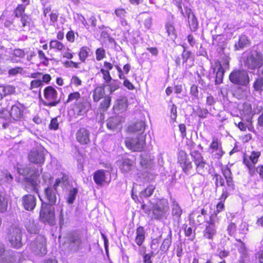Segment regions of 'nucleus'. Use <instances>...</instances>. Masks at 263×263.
<instances>
[{
	"label": "nucleus",
	"instance_id": "a211bd4d",
	"mask_svg": "<svg viewBox=\"0 0 263 263\" xmlns=\"http://www.w3.org/2000/svg\"><path fill=\"white\" fill-rule=\"evenodd\" d=\"M178 162L182 167L183 171L185 174H189L190 171L192 168V163L190 160L186 152L183 151H180L178 153Z\"/></svg>",
	"mask_w": 263,
	"mask_h": 263
},
{
	"label": "nucleus",
	"instance_id": "c756f323",
	"mask_svg": "<svg viewBox=\"0 0 263 263\" xmlns=\"http://www.w3.org/2000/svg\"><path fill=\"white\" fill-rule=\"evenodd\" d=\"M216 71L215 83L216 84H219L222 83L224 74V70L219 63H216L215 67L214 68V72Z\"/></svg>",
	"mask_w": 263,
	"mask_h": 263
},
{
	"label": "nucleus",
	"instance_id": "412c9836",
	"mask_svg": "<svg viewBox=\"0 0 263 263\" xmlns=\"http://www.w3.org/2000/svg\"><path fill=\"white\" fill-rule=\"evenodd\" d=\"M89 107V103L84 98H82L74 104L75 111L79 115L85 114L88 110Z\"/></svg>",
	"mask_w": 263,
	"mask_h": 263
},
{
	"label": "nucleus",
	"instance_id": "aec40b11",
	"mask_svg": "<svg viewBox=\"0 0 263 263\" xmlns=\"http://www.w3.org/2000/svg\"><path fill=\"white\" fill-rule=\"evenodd\" d=\"M21 202L23 206L26 210L31 211L36 206V198L31 194L26 195L22 197Z\"/></svg>",
	"mask_w": 263,
	"mask_h": 263
},
{
	"label": "nucleus",
	"instance_id": "09e8293b",
	"mask_svg": "<svg viewBox=\"0 0 263 263\" xmlns=\"http://www.w3.org/2000/svg\"><path fill=\"white\" fill-rule=\"evenodd\" d=\"M218 214L213 212L210 217V219L207 221V224L215 226L216 223H218L219 219L217 216Z\"/></svg>",
	"mask_w": 263,
	"mask_h": 263
},
{
	"label": "nucleus",
	"instance_id": "0eeeda50",
	"mask_svg": "<svg viewBox=\"0 0 263 263\" xmlns=\"http://www.w3.org/2000/svg\"><path fill=\"white\" fill-rule=\"evenodd\" d=\"M191 155L196 166L197 172L202 175L207 170V163L201 154L197 151L191 153Z\"/></svg>",
	"mask_w": 263,
	"mask_h": 263
},
{
	"label": "nucleus",
	"instance_id": "f704fd0d",
	"mask_svg": "<svg viewBox=\"0 0 263 263\" xmlns=\"http://www.w3.org/2000/svg\"><path fill=\"white\" fill-rule=\"evenodd\" d=\"M165 27L167 35L171 40H175L177 37V33L173 23L171 22L167 23Z\"/></svg>",
	"mask_w": 263,
	"mask_h": 263
},
{
	"label": "nucleus",
	"instance_id": "20e7f679",
	"mask_svg": "<svg viewBox=\"0 0 263 263\" xmlns=\"http://www.w3.org/2000/svg\"><path fill=\"white\" fill-rule=\"evenodd\" d=\"M169 210V205L167 199L160 200L153 206L152 218L160 219L165 216Z\"/></svg>",
	"mask_w": 263,
	"mask_h": 263
},
{
	"label": "nucleus",
	"instance_id": "5fc2aeb1",
	"mask_svg": "<svg viewBox=\"0 0 263 263\" xmlns=\"http://www.w3.org/2000/svg\"><path fill=\"white\" fill-rule=\"evenodd\" d=\"M254 88L256 91L263 90V78L258 79L254 82Z\"/></svg>",
	"mask_w": 263,
	"mask_h": 263
},
{
	"label": "nucleus",
	"instance_id": "c03bdc74",
	"mask_svg": "<svg viewBox=\"0 0 263 263\" xmlns=\"http://www.w3.org/2000/svg\"><path fill=\"white\" fill-rule=\"evenodd\" d=\"M81 98H82L81 97V95L79 92L77 91L70 93L68 96V99L66 100V103H68L73 101H76V102H78Z\"/></svg>",
	"mask_w": 263,
	"mask_h": 263
},
{
	"label": "nucleus",
	"instance_id": "473e14b6",
	"mask_svg": "<svg viewBox=\"0 0 263 263\" xmlns=\"http://www.w3.org/2000/svg\"><path fill=\"white\" fill-rule=\"evenodd\" d=\"M15 91V88L12 85H1L0 95L1 98L7 95L13 93Z\"/></svg>",
	"mask_w": 263,
	"mask_h": 263
},
{
	"label": "nucleus",
	"instance_id": "0e129e2a",
	"mask_svg": "<svg viewBox=\"0 0 263 263\" xmlns=\"http://www.w3.org/2000/svg\"><path fill=\"white\" fill-rule=\"evenodd\" d=\"M22 70H23L22 68L17 67H15V68L10 69L9 70L8 73L10 75L15 76L18 73H21L22 72Z\"/></svg>",
	"mask_w": 263,
	"mask_h": 263
},
{
	"label": "nucleus",
	"instance_id": "69168bd1",
	"mask_svg": "<svg viewBox=\"0 0 263 263\" xmlns=\"http://www.w3.org/2000/svg\"><path fill=\"white\" fill-rule=\"evenodd\" d=\"M25 6L24 5H20L16 8L15 13L16 16H22V13L24 11Z\"/></svg>",
	"mask_w": 263,
	"mask_h": 263
},
{
	"label": "nucleus",
	"instance_id": "9d476101",
	"mask_svg": "<svg viewBox=\"0 0 263 263\" xmlns=\"http://www.w3.org/2000/svg\"><path fill=\"white\" fill-rule=\"evenodd\" d=\"M44 96L48 102H44L43 104L47 106H56L59 102L57 100L58 92L52 86L46 87L44 90Z\"/></svg>",
	"mask_w": 263,
	"mask_h": 263
},
{
	"label": "nucleus",
	"instance_id": "6ab92c4d",
	"mask_svg": "<svg viewBox=\"0 0 263 263\" xmlns=\"http://www.w3.org/2000/svg\"><path fill=\"white\" fill-rule=\"evenodd\" d=\"M65 248H67L70 252L74 253L78 251L81 247L82 241L78 235H71L65 243Z\"/></svg>",
	"mask_w": 263,
	"mask_h": 263
},
{
	"label": "nucleus",
	"instance_id": "393cba45",
	"mask_svg": "<svg viewBox=\"0 0 263 263\" xmlns=\"http://www.w3.org/2000/svg\"><path fill=\"white\" fill-rule=\"evenodd\" d=\"M240 114L241 116L246 117V120L250 122L254 115L252 106L250 103H245L239 107Z\"/></svg>",
	"mask_w": 263,
	"mask_h": 263
},
{
	"label": "nucleus",
	"instance_id": "603ef678",
	"mask_svg": "<svg viewBox=\"0 0 263 263\" xmlns=\"http://www.w3.org/2000/svg\"><path fill=\"white\" fill-rule=\"evenodd\" d=\"M115 13L116 16L120 18L125 17L127 13L125 9L121 8L116 9L115 11Z\"/></svg>",
	"mask_w": 263,
	"mask_h": 263
},
{
	"label": "nucleus",
	"instance_id": "4be33fe9",
	"mask_svg": "<svg viewBox=\"0 0 263 263\" xmlns=\"http://www.w3.org/2000/svg\"><path fill=\"white\" fill-rule=\"evenodd\" d=\"M90 132L84 128H80L76 133L77 140L82 144H86L90 142Z\"/></svg>",
	"mask_w": 263,
	"mask_h": 263
},
{
	"label": "nucleus",
	"instance_id": "4468645a",
	"mask_svg": "<svg viewBox=\"0 0 263 263\" xmlns=\"http://www.w3.org/2000/svg\"><path fill=\"white\" fill-rule=\"evenodd\" d=\"M93 180L97 184L100 186L108 184L111 180L110 173L107 171L98 170L93 175Z\"/></svg>",
	"mask_w": 263,
	"mask_h": 263
},
{
	"label": "nucleus",
	"instance_id": "338daca9",
	"mask_svg": "<svg viewBox=\"0 0 263 263\" xmlns=\"http://www.w3.org/2000/svg\"><path fill=\"white\" fill-rule=\"evenodd\" d=\"M191 94L195 98H197L198 96V87L196 85H193L190 89Z\"/></svg>",
	"mask_w": 263,
	"mask_h": 263
},
{
	"label": "nucleus",
	"instance_id": "052dcab7",
	"mask_svg": "<svg viewBox=\"0 0 263 263\" xmlns=\"http://www.w3.org/2000/svg\"><path fill=\"white\" fill-rule=\"evenodd\" d=\"M48 16L50 18V21L48 23L50 25H53L58 20V14L55 13L51 12L49 14H48Z\"/></svg>",
	"mask_w": 263,
	"mask_h": 263
},
{
	"label": "nucleus",
	"instance_id": "e2e57ef3",
	"mask_svg": "<svg viewBox=\"0 0 263 263\" xmlns=\"http://www.w3.org/2000/svg\"><path fill=\"white\" fill-rule=\"evenodd\" d=\"M156 254L154 251H152L151 254H145L143 256V262L144 263H152V260H151V257L154 256Z\"/></svg>",
	"mask_w": 263,
	"mask_h": 263
},
{
	"label": "nucleus",
	"instance_id": "774afa93",
	"mask_svg": "<svg viewBox=\"0 0 263 263\" xmlns=\"http://www.w3.org/2000/svg\"><path fill=\"white\" fill-rule=\"evenodd\" d=\"M224 208V203L222 201L219 202L216 205V209L214 212L218 214L220 212L222 211Z\"/></svg>",
	"mask_w": 263,
	"mask_h": 263
},
{
	"label": "nucleus",
	"instance_id": "e433bc0d",
	"mask_svg": "<svg viewBox=\"0 0 263 263\" xmlns=\"http://www.w3.org/2000/svg\"><path fill=\"white\" fill-rule=\"evenodd\" d=\"M49 47L50 49H54L56 52H62L65 49L64 45L56 40H52L49 43Z\"/></svg>",
	"mask_w": 263,
	"mask_h": 263
},
{
	"label": "nucleus",
	"instance_id": "2f4dec72",
	"mask_svg": "<svg viewBox=\"0 0 263 263\" xmlns=\"http://www.w3.org/2000/svg\"><path fill=\"white\" fill-rule=\"evenodd\" d=\"M145 240V231L142 227L137 228L136 231V236L135 242L137 245L140 246Z\"/></svg>",
	"mask_w": 263,
	"mask_h": 263
},
{
	"label": "nucleus",
	"instance_id": "5701e85b",
	"mask_svg": "<svg viewBox=\"0 0 263 263\" xmlns=\"http://www.w3.org/2000/svg\"><path fill=\"white\" fill-rule=\"evenodd\" d=\"M18 173L24 176L36 177L40 175L39 171H36L34 167L29 165H25L17 168Z\"/></svg>",
	"mask_w": 263,
	"mask_h": 263
},
{
	"label": "nucleus",
	"instance_id": "a19ab883",
	"mask_svg": "<svg viewBox=\"0 0 263 263\" xmlns=\"http://www.w3.org/2000/svg\"><path fill=\"white\" fill-rule=\"evenodd\" d=\"M248 44V40L245 35H241L239 39L238 42L236 43L235 47L237 50L242 49Z\"/></svg>",
	"mask_w": 263,
	"mask_h": 263
},
{
	"label": "nucleus",
	"instance_id": "bb28decb",
	"mask_svg": "<svg viewBox=\"0 0 263 263\" xmlns=\"http://www.w3.org/2000/svg\"><path fill=\"white\" fill-rule=\"evenodd\" d=\"M145 130V123L143 121H139L128 127V130L130 133H138L139 136H144Z\"/></svg>",
	"mask_w": 263,
	"mask_h": 263
},
{
	"label": "nucleus",
	"instance_id": "9b49d317",
	"mask_svg": "<svg viewBox=\"0 0 263 263\" xmlns=\"http://www.w3.org/2000/svg\"><path fill=\"white\" fill-rule=\"evenodd\" d=\"M126 147L133 151H141L145 144V136H139L138 138H127L125 141Z\"/></svg>",
	"mask_w": 263,
	"mask_h": 263
},
{
	"label": "nucleus",
	"instance_id": "bf43d9fd",
	"mask_svg": "<svg viewBox=\"0 0 263 263\" xmlns=\"http://www.w3.org/2000/svg\"><path fill=\"white\" fill-rule=\"evenodd\" d=\"M236 226L234 223H231L227 228V231L231 236L233 235L236 232Z\"/></svg>",
	"mask_w": 263,
	"mask_h": 263
},
{
	"label": "nucleus",
	"instance_id": "de8ad7c7",
	"mask_svg": "<svg viewBox=\"0 0 263 263\" xmlns=\"http://www.w3.org/2000/svg\"><path fill=\"white\" fill-rule=\"evenodd\" d=\"M96 59L101 61L105 57V50L103 48H98L96 51Z\"/></svg>",
	"mask_w": 263,
	"mask_h": 263
},
{
	"label": "nucleus",
	"instance_id": "37998d69",
	"mask_svg": "<svg viewBox=\"0 0 263 263\" xmlns=\"http://www.w3.org/2000/svg\"><path fill=\"white\" fill-rule=\"evenodd\" d=\"M111 102V97L105 96L104 100L100 103V108L103 111L106 110L109 107Z\"/></svg>",
	"mask_w": 263,
	"mask_h": 263
},
{
	"label": "nucleus",
	"instance_id": "79ce46f5",
	"mask_svg": "<svg viewBox=\"0 0 263 263\" xmlns=\"http://www.w3.org/2000/svg\"><path fill=\"white\" fill-rule=\"evenodd\" d=\"M171 243H172V233H171V231H170L168 235L167 236V237L164 239V240L160 247V249L162 251H167Z\"/></svg>",
	"mask_w": 263,
	"mask_h": 263
},
{
	"label": "nucleus",
	"instance_id": "72a5a7b5",
	"mask_svg": "<svg viewBox=\"0 0 263 263\" xmlns=\"http://www.w3.org/2000/svg\"><path fill=\"white\" fill-rule=\"evenodd\" d=\"M78 190L76 187H70L68 191L66 201L68 204H72L76 199Z\"/></svg>",
	"mask_w": 263,
	"mask_h": 263
},
{
	"label": "nucleus",
	"instance_id": "1a4fd4ad",
	"mask_svg": "<svg viewBox=\"0 0 263 263\" xmlns=\"http://www.w3.org/2000/svg\"><path fill=\"white\" fill-rule=\"evenodd\" d=\"M260 156L259 152H252L250 156H245L243 159L244 164L248 167L249 173L251 176L255 174V164L258 162Z\"/></svg>",
	"mask_w": 263,
	"mask_h": 263
},
{
	"label": "nucleus",
	"instance_id": "c9c22d12",
	"mask_svg": "<svg viewBox=\"0 0 263 263\" xmlns=\"http://www.w3.org/2000/svg\"><path fill=\"white\" fill-rule=\"evenodd\" d=\"M105 95L104 88L103 86L97 87L93 91V99L95 102H98L103 98Z\"/></svg>",
	"mask_w": 263,
	"mask_h": 263
},
{
	"label": "nucleus",
	"instance_id": "4c0bfd02",
	"mask_svg": "<svg viewBox=\"0 0 263 263\" xmlns=\"http://www.w3.org/2000/svg\"><path fill=\"white\" fill-rule=\"evenodd\" d=\"M222 171L227 181V185L229 186L233 185L232 178L231 176V172L230 169L228 167L225 166L222 168Z\"/></svg>",
	"mask_w": 263,
	"mask_h": 263
},
{
	"label": "nucleus",
	"instance_id": "dca6fc26",
	"mask_svg": "<svg viewBox=\"0 0 263 263\" xmlns=\"http://www.w3.org/2000/svg\"><path fill=\"white\" fill-rule=\"evenodd\" d=\"M178 162L182 167L183 171L185 174H189L190 171L192 168V163L190 160L186 152L183 151H180L178 153Z\"/></svg>",
	"mask_w": 263,
	"mask_h": 263
},
{
	"label": "nucleus",
	"instance_id": "6e6d98bb",
	"mask_svg": "<svg viewBox=\"0 0 263 263\" xmlns=\"http://www.w3.org/2000/svg\"><path fill=\"white\" fill-rule=\"evenodd\" d=\"M43 83H42V81L40 79L33 80L30 83V89L39 88L43 86Z\"/></svg>",
	"mask_w": 263,
	"mask_h": 263
},
{
	"label": "nucleus",
	"instance_id": "2eb2a0df",
	"mask_svg": "<svg viewBox=\"0 0 263 263\" xmlns=\"http://www.w3.org/2000/svg\"><path fill=\"white\" fill-rule=\"evenodd\" d=\"M209 151L212 154L213 158L217 159H220L224 153L222 150L221 143L217 138L213 139Z\"/></svg>",
	"mask_w": 263,
	"mask_h": 263
},
{
	"label": "nucleus",
	"instance_id": "680f3d73",
	"mask_svg": "<svg viewBox=\"0 0 263 263\" xmlns=\"http://www.w3.org/2000/svg\"><path fill=\"white\" fill-rule=\"evenodd\" d=\"M236 240L238 242L235 245L236 247L237 248L238 252L247 249L245 244L240 239H236Z\"/></svg>",
	"mask_w": 263,
	"mask_h": 263
},
{
	"label": "nucleus",
	"instance_id": "a18cd8bd",
	"mask_svg": "<svg viewBox=\"0 0 263 263\" xmlns=\"http://www.w3.org/2000/svg\"><path fill=\"white\" fill-rule=\"evenodd\" d=\"M89 49L87 47H83L79 53V58L82 62H84L88 57Z\"/></svg>",
	"mask_w": 263,
	"mask_h": 263
},
{
	"label": "nucleus",
	"instance_id": "f257e3e1",
	"mask_svg": "<svg viewBox=\"0 0 263 263\" xmlns=\"http://www.w3.org/2000/svg\"><path fill=\"white\" fill-rule=\"evenodd\" d=\"M68 177L65 174H62V177L56 179L53 186L46 188L45 194L47 199L51 205L54 204L57 200L56 191L57 187L62 184H65L68 180Z\"/></svg>",
	"mask_w": 263,
	"mask_h": 263
},
{
	"label": "nucleus",
	"instance_id": "49530a36",
	"mask_svg": "<svg viewBox=\"0 0 263 263\" xmlns=\"http://www.w3.org/2000/svg\"><path fill=\"white\" fill-rule=\"evenodd\" d=\"M7 201L3 195L2 193L0 192V212H4L7 210Z\"/></svg>",
	"mask_w": 263,
	"mask_h": 263
},
{
	"label": "nucleus",
	"instance_id": "39448f33",
	"mask_svg": "<svg viewBox=\"0 0 263 263\" xmlns=\"http://www.w3.org/2000/svg\"><path fill=\"white\" fill-rule=\"evenodd\" d=\"M29 248L35 255H45L47 253L45 238L41 235L38 236L30 243Z\"/></svg>",
	"mask_w": 263,
	"mask_h": 263
},
{
	"label": "nucleus",
	"instance_id": "864d4df0",
	"mask_svg": "<svg viewBox=\"0 0 263 263\" xmlns=\"http://www.w3.org/2000/svg\"><path fill=\"white\" fill-rule=\"evenodd\" d=\"M177 107L175 105L173 104L171 107L170 110V118L171 120L173 122L176 121L177 118Z\"/></svg>",
	"mask_w": 263,
	"mask_h": 263
},
{
	"label": "nucleus",
	"instance_id": "7ed1b4c3",
	"mask_svg": "<svg viewBox=\"0 0 263 263\" xmlns=\"http://www.w3.org/2000/svg\"><path fill=\"white\" fill-rule=\"evenodd\" d=\"M40 218L43 222L51 226L54 225L55 223L54 208L46 203L43 202L40 210Z\"/></svg>",
	"mask_w": 263,
	"mask_h": 263
},
{
	"label": "nucleus",
	"instance_id": "f3484780",
	"mask_svg": "<svg viewBox=\"0 0 263 263\" xmlns=\"http://www.w3.org/2000/svg\"><path fill=\"white\" fill-rule=\"evenodd\" d=\"M178 162L182 167L183 171L185 174H189L190 171L192 168V163L190 160L186 152L183 151H180L178 153Z\"/></svg>",
	"mask_w": 263,
	"mask_h": 263
},
{
	"label": "nucleus",
	"instance_id": "7c9ffc66",
	"mask_svg": "<svg viewBox=\"0 0 263 263\" xmlns=\"http://www.w3.org/2000/svg\"><path fill=\"white\" fill-rule=\"evenodd\" d=\"M216 233V229L215 226L208 224L203 232V236L205 238L212 239Z\"/></svg>",
	"mask_w": 263,
	"mask_h": 263
},
{
	"label": "nucleus",
	"instance_id": "8fccbe9b",
	"mask_svg": "<svg viewBox=\"0 0 263 263\" xmlns=\"http://www.w3.org/2000/svg\"><path fill=\"white\" fill-rule=\"evenodd\" d=\"M154 189L155 187L153 185L148 186L144 191L141 192V196L148 197L151 196L153 194Z\"/></svg>",
	"mask_w": 263,
	"mask_h": 263
},
{
	"label": "nucleus",
	"instance_id": "13d9d810",
	"mask_svg": "<svg viewBox=\"0 0 263 263\" xmlns=\"http://www.w3.org/2000/svg\"><path fill=\"white\" fill-rule=\"evenodd\" d=\"M184 233L186 237H190L191 240H193L195 237V235L193 234V230L191 227H187V226L184 228Z\"/></svg>",
	"mask_w": 263,
	"mask_h": 263
},
{
	"label": "nucleus",
	"instance_id": "ddd939ff",
	"mask_svg": "<svg viewBox=\"0 0 263 263\" xmlns=\"http://www.w3.org/2000/svg\"><path fill=\"white\" fill-rule=\"evenodd\" d=\"M17 253L10 250H6L5 245L0 242V263H12Z\"/></svg>",
	"mask_w": 263,
	"mask_h": 263
},
{
	"label": "nucleus",
	"instance_id": "a878e982",
	"mask_svg": "<svg viewBox=\"0 0 263 263\" xmlns=\"http://www.w3.org/2000/svg\"><path fill=\"white\" fill-rule=\"evenodd\" d=\"M185 13L184 15L188 16L189 24L190 26L191 29L192 31H195L198 27V22L194 14L192 12L191 9L185 7Z\"/></svg>",
	"mask_w": 263,
	"mask_h": 263
},
{
	"label": "nucleus",
	"instance_id": "b1692460",
	"mask_svg": "<svg viewBox=\"0 0 263 263\" xmlns=\"http://www.w3.org/2000/svg\"><path fill=\"white\" fill-rule=\"evenodd\" d=\"M24 110V106L22 104H15L11 107L10 116L14 120H18L22 118Z\"/></svg>",
	"mask_w": 263,
	"mask_h": 263
},
{
	"label": "nucleus",
	"instance_id": "4d7b16f0",
	"mask_svg": "<svg viewBox=\"0 0 263 263\" xmlns=\"http://www.w3.org/2000/svg\"><path fill=\"white\" fill-rule=\"evenodd\" d=\"M74 18L78 23H81L85 27H87L88 26L85 17L83 15L77 14Z\"/></svg>",
	"mask_w": 263,
	"mask_h": 263
},
{
	"label": "nucleus",
	"instance_id": "f8f14e48",
	"mask_svg": "<svg viewBox=\"0 0 263 263\" xmlns=\"http://www.w3.org/2000/svg\"><path fill=\"white\" fill-rule=\"evenodd\" d=\"M230 81L235 84L246 85L249 83V77L245 71L234 70L229 76Z\"/></svg>",
	"mask_w": 263,
	"mask_h": 263
},
{
	"label": "nucleus",
	"instance_id": "cd10ccee",
	"mask_svg": "<svg viewBox=\"0 0 263 263\" xmlns=\"http://www.w3.org/2000/svg\"><path fill=\"white\" fill-rule=\"evenodd\" d=\"M127 99L125 97H121L117 100L114 106V109L119 113L122 112L126 110L127 107Z\"/></svg>",
	"mask_w": 263,
	"mask_h": 263
},
{
	"label": "nucleus",
	"instance_id": "ea45409f",
	"mask_svg": "<svg viewBox=\"0 0 263 263\" xmlns=\"http://www.w3.org/2000/svg\"><path fill=\"white\" fill-rule=\"evenodd\" d=\"M172 209V215L176 218H179L182 214V211L178 203L176 201H173Z\"/></svg>",
	"mask_w": 263,
	"mask_h": 263
},
{
	"label": "nucleus",
	"instance_id": "58836bf2",
	"mask_svg": "<svg viewBox=\"0 0 263 263\" xmlns=\"http://www.w3.org/2000/svg\"><path fill=\"white\" fill-rule=\"evenodd\" d=\"M25 55V53L24 50L20 49H15L13 51L11 60L13 62H18L20 60H17L16 58L22 59L24 58Z\"/></svg>",
	"mask_w": 263,
	"mask_h": 263
},
{
	"label": "nucleus",
	"instance_id": "c85d7f7f",
	"mask_svg": "<svg viewBox=\"0 0 263 263\" xmlns=\"http://www.w3.org/2000/svg\"><path fill=\"white\" fill-rule=\"evenodd\" d=\"M134 167V162L129 159H124L122 160L120 165V170L122 173L126 174L129 173Z\"/></svg>",
	"mask_w": 263,
	"mask_h": 263
},
{
	"label": "nucleus",
	"instance_id": "f03ea898",
	"mask_svg": "<svg viewBox=\"0 0 263 263\" xmlns=\"http://www.w3.org/2000/svg\"><path fill=\"white\" fill-rule=\"evenodd\" d=\"M245 65L251 69H259L263 65V54L256 50H252L246 59Z\"/></svg>",
	"mask_w": 263,
	"mask_h": 263
},
{
	"label": "nucleus",
	"instance_id": "6e6552de",
	"mask_svg": "<svg viewBox=\"0 0 263 263\" xmlns=\"http://www.w3.org/2000/svg\"><path fill=\"white\" fill-rule=\"evenodd\" d=\"M46 151L42 147L39 146L32 149L28 154V160L30 162L41 164L45 161V155Z\"/></svg>",
	"mask_w": 263,
	"mask_h": 263
},
{
	"label": "nucleus",
	"instance_id": "3c124183",
	"mask_svg": "<svg viewBox=\"0 0 263 263\" xmlns=\"http://www.w3.org/2000/svg\"><path fill=\"white\" fill-rule=\"evenodd\" d=\"M100 71L102 73L103 78L105 81L106 83L108 84L109 82H110L112 79L109 71L104 69H101Z\"/></svg>",
	"mask_w": 263,
	"mask_h": 263
},
{
	"label": "nucleus",
	"instance_id": "423d86ee",
	"mask_svg": "<svg viewBox=\"0 0 263 263\" xmlns=\"http://www.w3.org/2000/svg\"><path fill=\"white\" fill-rule=\"evenodd\" d=\"M8 237L12 247L18 249L22 247V231L20 228L11 227L9 230Z\"/></svg>",
	"mask_w": 263,
	"mask_h": 263
}]
</instances>
